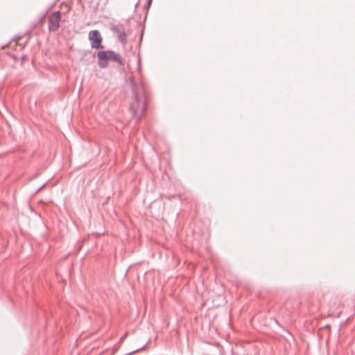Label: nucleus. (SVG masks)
Masks as SVG:
<instances>
[{"instance_id":"2","label":"nucleus","mask_w":355,"mask_h":355,"mask_svg":"<svg viewBox=\"0 0 355 355\" xmlns=\"http://www.w3.org/2000/svg\"><path fill=\"white\" fill-rule=\"evenodd\" d=\"M89 40L91 42L92 48L101 49L102 46V37L98 31H91L89 33Z\"/></svg>"},{"instance_id":"1","label":"nucleus","mask_w":355,"mask_h":355,"mask_svg":"<svg viewBox=\"0 0 355 355\" xmlns=\"http://www.w3.org/2000/svg\"><path fill=\"white\" fill-rule=\"evenodd\" d=\"M98 58V64L101 67L105 68L107 67V62L110 60H113L116 62H120V57L119 55L114 53L113 51H99L97 54Z\"/></svg>"},{"instance_id":"3","label":"nucleus","mask_w":355,"mask_h":355,"mask_svg":"<svg viewBox=\"0 0 355 355\" xmlns=\"http://www.w3.org/2000/svg\"><path fill=\"white\" fill-rule=\"evenodd\" d=\"M61 19L60 12L56 11L53 12L49 19V28L51 31H55L60 26Z\"/></svg>"}]
</instances>
